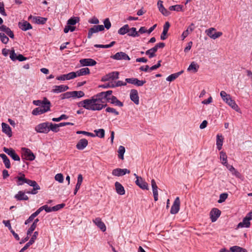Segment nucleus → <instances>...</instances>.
Instances as JSON below:
<instances>
[{"instance_id": "f257e3e1", "label": "nucleus", "mask_w": 252, "mask_h": 252, "mask_svg": "<svg viewBox=\"0 0 252 252\" xmlns=\"http://www.w3.org/2000/svg\"><path fill=\"white\" fill-rule=\"evenodd\" d=\"M112 93L111 90L99 93L90 98L78 102L77 105L78 107H83L88 110L100 111L106 106L105 99L109 101L111 97L109 96Z\"/></svg>"}, {"instance_id": "f03ea898", "label": "nucleus", "mask_w": 252, "mask_h": 252, "mask_svg": "<svg viewBox=\"0 0 252 252\" xmlns=\"http://www.w3.org/2000/svg\"><path fill=\"white\" fill-rule=\"evenodd\" d=\"M252 220V212H249L243 219L242 221L239 222L236 226V229L242 228H249L251 226V220Z\"/></svg>"}, {"instance_id": "7ed1b4c3", "label": "nucleus", "mask_w": 252, "mask_h": 252, "mask_svg": "<svg viewBox=\"0 0 252 252\" xmlns=\"http://www.w3.org/2000/svg\"><path fill=\"white\" fill-rule=\"evenodd\" d=\"M34 130L37 133H48L49 132V123L44 122L37 125L34 127Z\"/></svg>"}, {"instance_id": "20e7f679", "label": "nucleus", "mask_w": 252, "mask_h": 252, "mask_svg": "<svg viewBox=\"0 0 252 252\" xmlns=\"http://www.w3.org/2000/svg\"><path fill=\"white\" fill-rule=\"evenodd\" d=\"M205 33L211 38L216 39L222 35V32H217L214 28H210L205 30Z\"/></svg>"}, {"instance_id": "39448f33", "label": "nucleus", "mask_w": 252, "mask_h": 252, "mask_svg": "<svg viewBox=\"0 0 252 252\" xmlns=\"http://www.w3.org/2000/svg\"><path fill=\"white\" fill-rule=\"evenodd\" d=\"M26 183L30 186L33 187V189L32 190V191L27 192V193L29 194H35L37 192V190L40 189V187L34 181L27 179Z\"/></svg>"}, {"instance_id": "423d86ee", "label": "nucleus", "mask_w": 252, "mask_h": 252, "mask_svg": "<svg viewBox=\"0 0 252 252\" xmlns=\"http://www.w3.org/2000/svg\"><path fill=\"white\" fill-rule=\"evenodd\" d=\"M22 150L23 151V156L26 160L32 161L35 159V157L34 154L30 149L23 148Z\"/></svg>"}, {"instance_id": "0eeeda50", "label": "nucleus", "mask_w": 252, "mask_h": 252, "mask_svg": "<svg viewBox=\"0 0 252 252\" xmlns=\"http://www.w3.org/2000/svg\"><path fill=\"white\" fill-rule=\"evenodd\" d=\"M180 200L179 197H177L174 202L172 204L171 210L170 213L171 214H176L178 213L180 210Z\"/></svg>"}, {"instance_id": "6e6552de", "label": "nucleus", "mask_w": 252, "mask_h": 252, "mask_svg": "<svg viewBox=\"0 0 252 252\" xmlns=\"http://www.w3.org/2000/svg\"><path fill=\"white\" fill-rule=\"evenodd\" d=\"M3 151L9 155L13 160L16 161H20V157L15 153V151L12 148H7L4 147L3 148Z\"/></svg>"}, {"instance_id": "1a4fd4ad", "label": "nucleus", "mask_w": 252, "mask_h": 252, "mask_svg": "<svg viewBox=\"0 0 252 252\" xmlns=\"http://www.w3.org/2000/svg\"><path fill=\"white\" fill-rule=\"evenodd\" d=\"M104 30V27L103 25H96L90 28L89 30L88 37L90 38L94 33H97L99 32L102 31Z\"/></svg>"}, {"instance_id": "9d476101", "label": "nucleus", "mask_w": 252, "mask_h": 252, "mask_svg": "<svg viewBox=\"0 0 252 252\" xmlns=\"http://www.w3.org/2000/svg\"><path fill=\"white\" fill-rule=\"evenodd\" d=\"M221 212L217 208H213L210 213V218L212 222L216 221L220 216Z\"/></svg>"}, {"instance_id": "9b49d317", "label": "nucleus", "mask_w": 252, "mask_h": 252, "mask_svg": "<svg viewBox=\"0 0 252 252\" xmlns=\"http://www.w3.org/2000/svg\"><path fill=\"white\" fill-rule=\"evenodd\" d=\"M93 222L103 232L106 230V227L101 219L98 217L93 220Z\"/></svg>"}, {"instance_id": "f8f14e48", "label": "nucleus", "mask_w": 252, "mask_h": 252, "mask_svg": "<svg viewBox=\"0 0 252 252\" xmlns=\"http://www.w3.org/2000/svg\"><path fill=\"white\" fill-rule=\"evenodd\" d=\"M126 81L128 83L134 84L137 86H142L146 83L144 80H139L135 78H126Z\"/></svg>"}, {"instance_id": "ddd939ff", "label": "nucleus", "mask_w": 252, "mask_h": 252, "mask_svg": "<svg viewBox=\"0 0 252 252\" xmlns=\"http://www.w3.org/2000/svg\"><path fill=\"white\" fill-rule=\"evenodd\" d=\"M38 232L35 231L33 233V235L32 236L29 242H28L25 246L19 252H24L25 250H26L31 245H32L36 239L37 237L38 236Z\"/></svg>"}, {"instance_id": "4468645a", "label": "nucleus", "mask_w": 252, "mask_h": 252, "mask_svg": "<svg viewBox=\"0 0 252 252\" xmlns=\"http://www.w3.org/2000/svg\"><path fill=\"white\" fill-rule=\"evenodd\" d=\"M75 78V74L74 72H71L66 74H63L58 76L56 79L59 81H65L72 79Z\"/></svg>"}, {"instance_id": "2eb2a0df", "label": "nucleus", "mask_w": 252, "mask_h": 252, "mask_svg": "<svg viewBox=\"0 0 252 252\" xmlns=\"http://www.w3.org/2000/svg\"><path fill=\"white\" fill-rule=\"evenodd\" d=\"M130 171L127 169L116 168L113 170L112 174L115 176H121L126 173H129Z\"/></svg>"}, {"instance_id": "dca6fc26", "label": "nucleus", "mask_w": 252, "mask_h": 252, "mask_svg": "<svg viewBox=\"0 0 252 252\" xmlns=\"http://www.w3.org/2000/svg\"><path fill=\"white\" fill-rule=\"evenodd\" d=\"M112 58L117 60H130V58L129 57V56L123 52L117 53L114 56H113Z\"/></svg>"}, {"instance_id": "f3484780", "label": "nucleus", "mask_w": 252, "mask_h": 252, "mask_svg": "<svg viewBox=\"0 0 252 252\" xmlns=\"http://www.w3.org/2000/svg\"><path fill=\"white\" fill-rule=\"evenodd\" d=\"M130 98L136 104L139 103V98L138 92L135 89H132L130 92Z\"/></svg>"}, {"instance_id": "a211bd4d", "label": "nucleus", "mask_w": 252, "mask_h": 252, "mask_svg": "<svg viewBox=\"0 0 252 252\" xmlns=\"http://www.w3.org/2000/svg\"><path fill=\"white\" fill-rule=\"evenodd\" d=\"M69 89V87L66 85H61L59 86H54L52 90V92L54 93H60L64 92Z\"/></svg>"}, {"instance_id": "6ab92c4d", "label": "nucleus", "mask_w": 252, "mask_h": 252, "mask_svg": "<svg viewBox=\"0 0 252 252\" xmlns=\"http://www.w3.org/2000/svg\"><path fill=\"white\" fill-rule=\"evenodd\" d=\"M135 184L142 189H149L148 184L143 179L142 177L137 178L135 181Z\"/></svg>"}, {"instance_id": "aec40b11", "label": "nucleus", "mask_w": 252, "mask_h": 252, "mask_svg": "<svg viewBox=\"0 0 252 252\" xmlns=\"http://www.w3.org/2000/svg\"><path fill=\"white\" fill-rule=\"evenodd\" d=\"M82 66H94L96 64V62L92 59H83L79 61Z\"/></svg>"}, {"instance_id": "412c9836", "label": "nucleus", "mask_w": 252, "mask_h": 252, "mask_svg": "<svg viewBox=\"0 0 252 252\" xmlns=\"http://www.w3.org/2000/svg\"><path fill=\"white\" fill-rule=\"evenodd\" d=\"M88 145V141L85 138H82L79 140L76 145V148L78 150H83Z\"/></svg>"}, {"instance_id": "4be33fe9", "label": "nucleus", "mask_w": 252, "mask_h": 252, "mask_svg": "<svg viewBox=\"0 0 252 252\" xmlns=\"http://www.w3.org/2000/svg\"><path fill=\"white\" fill-rule=\"evenodd\" d=\"M28 19H32L33 22L37 24H44L47 21V19L45 18L39 16H32V15L29 17Z\"/></svg>"}, {"instance_id": "5701e85b", "label": "nucleus", "mask_w": 252, "mask_h": 252, "mask_svg": "<svg viewBox=\"0 0 252 252\" xmlns=\"http://www.w3.org/2000/svg\"><path fill=\"white\" fill-rule=\"evenodd\" d=\"M15 179L18 186L23 185L26 183L27 180L25 174L22 173H19L18 175L16 176Z\"/></svg>"}, {"instance_id": "b1692460", "label": "nucleus", "mask_w": 252, "mask_h": 252, "mask_svg": "<svg viewBox=\"0 0 252 252\" xmlns=\"http://www.w3.org/2000/svg\"><path fill=\"white\" fill-rule=\"evenodd\" d=\"M2 131L3 133L6 134L9 137L12 135V132L11 127L9 126L4 123L1 124Z\"/></svg>"}, {"instance_id": "393cba45", "label": "nucleus", "mask_w": 252, "mask_h": 252, "mask_svg": "<svg viewBox=\"0 0 252 252\" xmlns=\"http://www.w3.org/2000/svg\"><path fill=\"white\" fill-rule=\"evenodd\" d=\"M163 1L162 0H159L158 1L157 5L159 11L164 16H167L170 14V12H169L163 5Z\"/></svg>"}, {"instance_id": "a878e982", "label": "nucleus", "mask_w": 252, "mask_h": 252, "mask_svg": "<svg viewBox=\"0 0 252 252\" xmlns=\"http://www.w3.org/2000/svg\"><path fill=\"white\" fill-rule=\"evenodd\" d=\"M194 25L191 23L189 27H188L187 30L183 32L181 35L182 39L183 40L186 37H187L189 33H190L194 29Z\"/></svg>"}, {"instance_id": "bb28decb", "label": "nucleus", "mask_w": 252, "mask_h": 252, "mask_svg": "<svg viewBox=\"0 0 252 252\" xmlns=\"http://www.w3.org/2000/svg\"><path fill=\"white\" fill-rule=\"evenodd\" d=\"M18 26L22 30L26 31L32 29V26L27 21L21 22L18 23Z\"/></svg>"}, {"instance_id": "cd10ccee", "label": "nucleus", "mask_w": 252, "mask_h": 252, "mask_svg": "<svg viewBox=\"0 0 252 252\" xmlns=\"http://www.w3.org/2000/svg\"><path fill=\"white\" fill-rule=\"evenodd\" d=\"M115 187L116 192L120 195H124L125 194V190L124 187L118 182L115 183Z\"/></svg>"}, {"instance_id": "c85d7f7f", "label": "nucleus", "mask_w": 252, "mask_h": 252, "mask_svg": "<svg viewBox=\"0 0 252 252\" xmlns=\"http://www.w3.org/2000/svg\"><path fill=\"white\" fill-rule=\"evenodd\" d=\"M224 138L221 134H218L217 135L216 145L219 150L222 149Z\"/></svg>"}, {"instance_id": "c756f323", "label": "nucleus", "mask_w": 252, "mask_h": 252, "mask_svg": "<svg viewBox=\"0 0 252 252\" xmlns=\"http://www.w3.org/2000/svg\"><path fill=\"white\" fill-rule=\"evenodd\" d=\"M75 74V78L78 76L86 75L90 73V69L88 67L82 68L76 72H74Z\"/></svg>"}, {"instance_id": "7c9ffc66", "label": "nucleus", "mask_w": 252, "mask_h": 252, "mask_svg": "<svg viewBox=\"0 0 252 252\" xmlns=\"http://www.w3.org/2000/svg\"><path fill=\"white\" fill-rule=\"evenodd\" d=\"M14 197L19 201L27 200L29 199L28 196L22 191H18V193L15 195Z\"/></svg>"}, {"instance_id": "2f4dec72", "label": "nucleus", "mask_w": 252, "mask_h": 252, "mask_svg": "<svg viewBox=\"0 0 252 252\" xmlns=\"http://www.w3.org/2000/svg\"><path fill=\"white\" fill-rule=\"evenodd\" d=\"M220 159L221 163L225 166L228 164L227 155L223 151L220 152Z\"/></svg>"}, {"instance_id": "473e14b6", "label": "nucleus", "mask_w": 252, "mask_h": 252, "mask_svg": "<svg viewBox=\"0 0 252 252\" xmlns=\"http://www.w3.org/2000/svg\"><path fill=\"white\" fill-rule=\"evenodd\" d=\"M199 68V65L195 62H192L188 67L187 70L189 72L195 73L198 71Z\"/></svg>"}, {"instance_id": "72a5a7b5", "label": "nucleus", "mask_w": 252, "mask_h": 252, "mask_svg": "<svg viewBox=\"0 0 252 252\" xmlns=\"http://www.w3.org/2000/svg\"><path fill=\"white\" fill-rule=\"evenodd\" d=\"M227 169L231 172L232 174L237 178L241 177L240 173L231 165L227 164L225 166Z\"/></svg>"}, {"instance_id": "f704fd0d", "label": "nucleus", "mask_w": 252, "mask_h": 252, "mask_svg": "<svg viewBox=\"0 0 252 252\" xmlns=\"http://www.w3.org/2000/svg\"><path fill=\"white\" fill-rule=\"evenodd\" d=\"M109 101L111 102V103L119 107H123L124 105L123 102L120 101L119 100L117 99V98L116 96L113 95L111 96Z\"/></svg>"}, {"instance_id": "c9c22d12", "label": "nucleus", "mask_w": 252, "mask_h": 252, "mask_svg": "<svg viewBox=\"0 0 252 252\" xmlns=\"http://www.w3.org/2000/svg\"><path fill=\"white\" fill-rule=\"evenodd\" d=\"M232 109L235 110L237 112H239L240 109L235 101L231 98L226 103Z\"/></svg>"}, {"instance_id": "e433bc0d", "label": "nucleus", "mask_w": 252, "mask_h": 252, "mask_svg": "<svg viewBox=\"0 0 252 252\" xmlns=\"http://www.w3.org/2000/svg\"><path fill=\"white\" fill-rule=\"evenodd\" d=\"M0 157L2 158L3 163L6 168H10L11 167L10 162L7 157L4 154H0Z\"/></svg>"}, {"instance_id": "4c0bfd02", "label": "nucleus", "mask_w": 252, "mask_h": 252, "mask_svg": "<svg viewBox=\"0 0 252 252\" xmlns=\"http://www.w3.org/2000/svg\"><path fill=\"white\" fill-rule=\"evenodd\" d=\"M184 72V70H181L178 72L172 74L168 76L166 78V80L169 82H172L177 78L180 75H181Z\"/></svg>"}, {"instance_id": "58836bf2", "label": "nucleus", "mask_w": 252, "mask_h": 252, "mask_svg": "<svg viewBox=\"0 0 252 252\" xmlns=\"http://www.w3.org/2000/svg\"><path fill=\"white\" fill-rule=\"evenodd\" d=\"M41 107H39L42 109H48V111L50 110V107H51V103L47 99V98L44 97L43 98V102L42 103V104L40 105Z\"/></svg>"}, {"instance_id": "ea45409f", "label": "nucleus", "mask_w": 252, "mask_h": 252, "mask_svg": "<svg viewBox=\"0 0 252 252\" xmlns=\"http://www.w3.org/2000/svg\"><path fill=\"white\" fill-rule=\"evenodd\" d=\"M72 99L79 98L85 96V94L83 91H71Z\"/></svg>"}, {"instance_id": "a19ab883", "label": "nucleus", "mask_w": 252, "mask_h": 252, "mask_svg": "<svg viewBox=\"0 0 252 252\" xmlns=\"http://www.w3.org/2000/svg\"><path fill=\"white\" fill-rule=\"evenodd\" d=\"M60 127H61V126L59 125V124H56L51 123H49V131L51 130L53 132H57L60 130Z\"/></svg>"}, {"instance_id": "79ce46f5", "label": "nucleus", "mask_w": 252, "mask_h": 252, "mask_svg": "<svg viewBox=\"0 0 252 252\" xmlns=\"http://www.w3.org/2000/svg\"><path fill=\"white\" fill-rule=\"evenodd\" d=\"M47 112H48V109H46V110L42 109L41 108L39 107L34 109L32 110V114L33 115L37 116L46 113Z\"/></svg>"}, {"instance_id": "37998d69", "label": "nucleus", "mask_w": 252, "mask_h": 252, "mask_svg": "<svg viewBox=\"0 0 252 252\" xmlns=\"http://www.w3.org/2000/svg\"><path fill=\"white\" fill-rule=\"evenodd\" d=\"M220 95L223 100L225 103H226L229 100H230L231 98L230 95L229 94H227L225 91H222L220 93Z\"/></svg>"}, {"instance_id": "c03bdc74", "label": "nucleus", "mask_w": 252, "mask_h": 252, "mask_svg": "<svg viewBox=\"0 0 252 252\" xmlns=\"http://www.w3.org/2000/svg\"><path fill=\"white\" fill-rule=\"evenodd\" d=\"M129 26L127 24L125 25L118 30V33L120 35H124L129 31Z\"/></svg>"}, {"instance_id": "a18cd8bd", "label": "nucleus", "mask_w": 252, "mask_h": 252, "mask_svg": "<svg viewBox=\"0 0 252 252\" xmlns=\"http://www.w3.org/2000/svg\"><path fill=\"white\" fill-rule=\"evenodd\" d=\"M169 9L171 11H175L177 12L183 11V6L180 4H177L175 5L170 6Z\"/></svg>"}, {"instance_id": "49530a36", "label": "nucleus", "mask_w": 252, "mask_h": 252, "mask_svg": "<svg viewBox=\"0 0 252 252\" xmlns=\"http://www.w3.org/2000/svg\"><path fill=\"white\" fill-rule=\"evenodd\" d=\"M230 251L231 252H247V250L242 247L237 246H234L230 247Z\"/></svg>"}, {"instance_id": "de8ad7c7", "label": "nucleus", "mask_w": 252, "mask_h": 252, "mask_svg": "<svg viewBox=\"0 0 252 252\" xmlns=\"http://www.w3.org/2000/svg\"><path fill=\"white\" fill-rule=\"evenodd\" d=\"M126 152L125 148L123 146H120L118 150V157L120 159L123 160L124 158V156Z\"/></svg>"}, {"instance_id": "09e8293b", "label": "nucleus", "mask_w": 252, "mask_h": 252, "mask_svg": "<svg viewBox=\"0 0 252 252\" xmlns=\"http://www.w3.org/2000/svg\"><path fill=\"white\" fill-rule=\"evenodd\" d=\"M128 35L132 37H138L139 36L138 32L136 31L135 28H131L129 29Z\"/></svg>"}, {"instance_id": "8fccbe9b", "label": "nucleus", "mask_w": 252, "mask_h": 252, "mask_svg": "<svg viewBox=\"0 0 252 252\" xmlns=\"http://www.w3.org/2000/svg\"><path fill=\"white\" fill-rule=\"evenodd\" d=\"M79 18L77 17H71L68 20L67 23V25H70L72 26H74L77 23L79 22Z\"/></svg>"}, {"instance_id": "3c124183", "label": "nucleus", "mask_w": 252, "mask_h": 252, "mask_svg": "<svg viewBox=\"0 0 252 252\" xmlns=\"http://www.w3.org/2000/svg\"><path fill=\"white\" fill-rule=\"evenodd\" d=\"M157 51L156 50V48L153 47L151 48L150 49L147 50L145 54L149 56L150 58H152L155 56H156V52Z\"/></svg>"}, {"instance_id": "603ef678", "label": "nucleus", "mask_w": 252, "mask_h": 252, "mask_svg": "<svg viewBox=\"0 0 252 252\" xmlns=\"http://www.w3.org/2000/svg\"><path fill=\"white\" fill-rule=\"evenodd\" d=\"M61 99L72 98V92H67L60 95Z\"/></svg>"}, {"instance_id": "864d4df0", "label": "nucleus", "mask_w": 252, "mask_h": 252, "mask_svg": "<svg viewBox=\"0 0 252 252\" xmlns=\"http://www.w3.org/2000/svg\"><path fill=\"white\" fill-rule=\"evenodd\" d=\"M95 135L100 138H103L105 135V131L103 129H98L94 130Z\"/></svg>"}, {"instance_id": "5fc2aeb1", "label": "nucleus", "mask_w": 252, "mask_h": 252, "mask_svg": "<svg viewBox=\"0 0 252 252\" xmlns=\"http://www.w3.org/2000/svg\"><path fill=\"white\" fill-rule=\"evenodd\" d=\"M0 39L3 44H7L9 41L8 37L2 32H0Z\"/></svg>"}, {"instance_id": "6e6d98bb", "label": "nucleus", "mask_w": 252, "mask_h": 252, "mask_svg": "<svg viewBox=\"0 0 252 252\" xmlns=\"http://www.w3.org/2000/svg\"><path fill=\"white\" fill-rule=\"evenodd\" d=\"M110 80L117 79L119 78V72L117 71L112 72L108 74Z\"/></svg>"}, {"instance_id": "4d7b16f0", "label": "nucleus", "mask_w": 252, "mask_h": 252, "mask_svg": "<svg viewBox=\"0 0 252 252\" xmlns=\"http://www.w3.org/2000/svg\"><path fill=\"white\" fill-rule=\"evenodd\" d=\"M75 27L67 24L65 26V28L63 30V32L64 33H67L69 31L73 32L75 31Z\"/></svg>"}, {"instance_id": "13d9d810", "label": "nucleus", "mask_w": 252, "mask_h": 252, "mask_svg": "<svg viewBox=\"0 0 252 252\" xmlns=\"http://www.w3.org/2000/svg\"><path fill=\"white\" fill-rule=\"evenodd\" d=\"M55 179L60 183H62L63 182V176L62 174L58 173L55 175Z\"/></svg>"}, {"instance_id": "bf43d9fd", "label": "nucleus", "mask_w": 252, "mask_h": 252, "mask_svg": "<svg viewBox=\"0 0 252 252\" xmlns=\"http://www.w3.org/2000/svg\"><path fill=\"white\" fill-rule=\"evenodd\" d=\"M151 186H152V190H153V192H158V188L156 182L154 179H152L151 181Z\"/></svg>"}, {"instance_id": "052dcab7", "label": "nucleus", "mask_w": 252, "mask_h": 252, "mask_svg": "<svg viewBox=\"0 0 252 252\" xmlns=\"http://www.w3.org/2000/svg\"><path fill=\"white\" fill-rule=\"evenodd\" d=\"M76 133L78 134H83L85 135L91 136V137H94L95 136V135H94L93 133L89 132H87L86 131L78 130V131H76Z\"/></svg>"}, {"instance_id": "680f3d73", "label": "nucleus", "mask_w": 252, "mask_h": 252, "mask_svg": "<svg viewBox=\"0 0 252 252\" xmlns=\"http://www.w3.org/2000/svg\"><path fill=\"white\" fill-rule=\"evenodd\" d=\"M65 206V204L62 203L60 204H58L52 207L53 212L57 211L62 208H63Z\"/></svg>"}, {"instance_id": "e2e57ef3", "label": "nucleus", "mask_w": 252, "mask_h": 252, "mask_svg": "<svg viewBox=\"0 0 252 252\" xmlns=\"http://www.w3.org/2000/svg\"><path fill=\"white\" fill-rule=\"evenodd\" d=\"M103 23L104 25V26H103L106 29L108 30L111 28V22L108 18L105 19L103 21Z\"/></svg>"}, {"instance_id": "0e129e2a", "label": "nucleus", "mask_w": 252, "mask_h": 252, "mask_svg": "<svg viewBox=\"0 0 252 252\" xmlns=\"http://www.w3.org/2000/svg\"><path fill=\"white\" fill-rule=\"evenodd\" d=\"M17 56L16 54L15 53V51L14 50H12L10 52V58L11 60L13 61H15L17 60Z\"/></svg>"}, {"instance_id": "69168bd1", "label": "nucleus", "mask_w": 252, "mask_h": 252, "mask_svg": "<svg viewBox=\"0 0 252 252\" xmlns=\"http://www.w3.org/2000/svg\"><path fill=\"white\" fill-rule=\"evenodd\" d=\"M4 32L11 38H14V35L13 32L8 27Z\"/></svg>"}, {"instance_id": "338daca9", "label": "nucleus", "mask_w": 252, "mask_h": 252, "mask_svg": "<svg viewBox=\"0 0 252 252\" xmlns=\"http://www.w3.org/2000/svg\"><path fill=\"white\" fill-rule=\"evenodd\" d=\"M106 111L109 113H114L116 115L119 114V112L115 109L111 107H107L106 109Z\"/></svg>"}, {"instance_id": "774afa93", "label": "nucleus", "mask_w": 252, "mask_h": 252, "mask_svg": "<svg viewBox=\"0 0 252 252\" xmlns=\"http://www.w3.org/2000/svg\"><path fill=\"white\" fill-rule=\"evenodd\" d=\"M227 197V194L226 193H222L220 196V199L218 201L219 203H221L222 202H224L225 199Z\"/></svg>"}]
</instances>
